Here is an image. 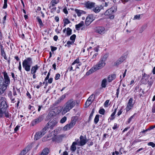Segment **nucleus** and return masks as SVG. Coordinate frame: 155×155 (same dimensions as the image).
<instances>
[{"instance_id": "obj_1", "label": "nucleus", "mask_w": 155, "mask_h": 155, "mask_svg": "<svg viewBox=\"0 0 155 155\" xmlns=\"http://www.w3.org/2000/svg\"><path fill=\"white\" fill-rule=\"evenodd\" d=\"M32 59L30 57H28L25 59L22 62V66L25 70L28 72L31 70V73H36L38 69L40 66L38 64H36L31 67V65L32 64Z\"/></svg>"}, {"instance_id": "obj_2", "label": "nucleus", "mask_w": 155, "mask_h": 155, "mask_svg": "<svg viewBox=\"0 0 155 155\" xmlns=\"http://www.w3.org/2000/svg\"><path fill=\"white\" fill-rule=\"evenodd\" d=\"M76 104L78 105L77 101L73 98L68 100L64 104V106L62 114H65L67 112L71 110L74 107Z\"/></svg>"}, {"instance_id": "obj_3", "label": "nucleus", "mask_w": 155, "mask_h": 155, "mask_svg": "<svg viewBox=\"0 0 155 155\" xmlns=\"http://www.w3.org/2000/svg\"><path fill=\"white\" fill-rule=\"evenodd\" d=\"M3 75L4 81L2 86L0 87V93H3L9 85L10 79L6 71L2 72Z\"/></svg>"}, {"instance_id": "obj_4", "label": "nucleus", "mask_w": 155, "mask_h": 155, "mask_svg": "<svg viewBox=\"0 0 155 155\" xmlns=\"http://www.w3.org/2000/svg\"><path fill=\"white\" fill-rule=\"evenodd\" d=\"M3 94L0 93V118H2L3 114L5 112L8 107L6 101L4 100L2 101L3 98L2 96Z\"/></svg>"}, {"instance_id": "obj_5", "label": "nucleus", "mask_w": 155, "mask_h": 155, "mask_svg": "<svg viewBox=\"0 0 155 155\" xmlns=\"http://www.w3.org/2000/svg\"><path fill=\"white\" fill-rule=\"evenodd\" d=\"M105 62L100 60L87 73V74H90L97 70L102 68L105 66Z\"/></svg>"}, {"instance_id": "obj_6", "label": "nucleus", "mask_w": 155, "mask_h": 155, "mask_svg": "<svg viewBox=\"0 0 155 155\" xmlns=\"http://www.w3.org/2000/svg\"><path fill=\"white\" fill-rule=\"evenodd\" d=\"M77 120V118L76 117H72L70 122L66 125L63 128V130L66 131L70 130L73 128L76 124Z\"/></svg>"}, {"instance_id": "obj_7", "label": "nucleus", "mask_w": 155, "mask_h": 155, "mask_svg": "<svg viewBox=\"0 0 155 155\" xmlns=\"http://www.w3.org/2000/svg\"><path fill=\"white\" fill-rule=\"evenodd\" d=\"M65 134H62L55 136L52 138V141L58 143L61 142L62 141L63 138L65 137Z\"/></svg>"}, {"instance_id": "obj_8", "label": "nucleus", "mask_w": 155, "mask_h": 155, "mask_svg": "<svg viewBox=\"0 0 155 155\" xmlns=\"http://www.w3.org/2000/svg\"><path fill=\"white\" fill-rule=\"evenodd\" d=\"M43 119L44 116L40 115L38 118L33 120L31 122V125L32 126H34L42 121Z\"/></svg>"}, {"instance_id": "obj_9", "label": "nucleus", "mask_w": 155, "mask_h": 155, "mask_svg": "<svg viewBox=\"0 0 155 155\" xmlns=\"http://www.w3.org/2000/svg\"><path fill=\"white\" fill-rule=\"evenodd\" d=\"M84 5V7L87 8L92 10L93 8H94V5H95V3L94 2L88 1L85 2Z\"/></svg>"}, {"instance_id": "obj_10", "label": "nucleus", "mask_w": 155, "mask_h": 155, "mask_svg": "<svg viewBox=\"0 0 155 155\" xmlns=\"http://www.w3.org/2000/svg\"><path fill=\"white\" fill-rule=\"evenodd\" d=\"M57 123L58 122L56 120H53L51 121H49L46 124V126L48 127V128L52 129L54 127L56 126Z\"/></svg>"}, {"instance_id": "obj_11", "label": "nucleus", "mask_w": 155, "mask_h": 155, "mask_svg": "<svg viewBox=\"0 0 155 155\" xmlns=\"http://www.w3.org/2000/svg\"><path fill=\"white\" fill-rule=\"evenodd\" d=\"M133 98H130L128 101L126 108V110L127 111H128L133 107L134 103H133Z\"/></svg>"}, {"instance_id": "obj_12", "label": "nucleus", "mask_w": 155, "mask_h": 155, "mask_svg": "<svg viewBox=\"0 0 155 155\" xmlns=\"http://www.w3.org/2000/svg\"><path fill=\"white\" fill-rule=\"evenodd\" d=\"M93 16L92 15H89L87 17L85 20V24L87 26L89 25L93 21Z\"/></svg>"}, {"instance_id": "obj_13", "label": "nucleus", "mask_w": 155, "mask_h": 155, "mask_svg": "<svg viewBox=\"0 0 155 155\" xmlns=\"http://www.w3.org/2000/svg\"><path fill=\"white\" fill-rule=\"evenodd\" d=\"M150 77L149 75L146 74L144 73L142 77L141 80L142 83L144 84H147V80Z\"/></svg>"}, {"instance_id": "obj_14", "label": "nucleus", "mask_w": 155, "mask_h": 155, "mask_svg": "<svg viewBox=\"0 0 155 155\" xmlns=\"http://www.w3.org/2000/svg\"><path fill=\"white\" fill-rule=\"evenodd\" d=\"M105 31V28L99 26L97 27L96 28V32L101 35L104 34Z\"/></svg>"}, {"instance_id": "obj_15", "label": "nucleus", "mask_w": 155, "mask_h": 155, "mask_svg": "<svg viewBox=\"0 0 155 155\" xmlns=\"http://www.w3.org/2000/svg\"><path fill=\"white\" fill-rule=\"evenodd\" d=\"M125 59L124 57L122 56L120 57L114 64L115 65L117 66L121 64Z\"/></svg>"}, {"instance_id": "obj_16", "label": "nucleus", "mask_w": 155, "mask_h": 155, "mask_svg": "<svg viewBox=\"0 0 155 155\" xmlns=\"http://www.w3.org/2000/svg\"><path fill=\"white\" fill-rule=\"evenodd\" d=\"M103 8V6H102L101 5L100 7L97 6H95V5H94V8L92 9V10L96 13H97L99 12L101 10V9Z\"/></svg>"}, {"instance_id": "obj_17", "label": "nucleus", "mask_w": 155, "mask_h": 155, "mask_svg": "<svg viewBox=\"0 0 155 155\" xmlns=\"http://www.w3.org/2000/svg\"><path fill=\"white\" fill-rule=\"evenodd\" d=\"M50 152V150L48 148L43 149L39 155H47Z\"/></svg>"}, {"instance_id": "obj_18", "label": "nucleus", "mask_w": 155, "mask_h": 155, "mask_svg": "<svg viewBox=\"0 0 155 155\" xmlns=\"http://www.w3.org/2000/svg\"><path fill=\"white\" fill-rule=\"evenodd\" d=\"M75 11L77 14L78 16L79 17L82 14H86V12L84 11L77 9H75Z\"/></svg>"}, {"instance_id": "obj_19", "label": "nucleus", "mask_w": 155, "mask_h": 155, "mask_svg": "<svg viewBox=\"0 0 155 155\" xmlns=\"http://www.w3.org/2000/svg\"><path fill=\"white\" fill-rule=\"evenodd\" d=\"M114 12V10L112 8L107 10L105 12V15H109Z\"/></svg>"}, {"instance_id": "obj_20", "label": "nucleus", "mask_w": 155, "mask_h": 155, "mask_svg": "<svg viewBox=\"0 0 155 155\" xmlns=\"http://www.w3.org/2000/svg\"><path fill=\"white\" fill-rule=\"evenodd\" d=\"M116 76L115 74H112L108 76L107 78V80L108 82H110L113 80L115 79Z\"/></svg>"}, {"instance_id": "obj_21", "label": "nucleus", "mask_w": 155, "mask_h": 155, "mask_svg": "<svg viewBox=\"0 0 155 155\" xmlns=\"http://www.w3.org/2000/svg\"><path fill=\"white\" fill-rule=\"evenodd\" d=\"M83 137L82 136H81L80 137V146H83L86 143L87 141L85 139L83 138Z\"/></svg>"}, {"instance_id": "obj_22", "label": "nucleus", "mask_w": 155, "mask_h": 155, "mask_svg": "<svg viewBox=\"0 0 155 155\" xmlns=\"http://www.w3.org/2000/svg\"><path fill=\"white\" fill-rule=\"evenodd\" d=\"M77 144V143L76 142H74L70 147L71 150L72 152H74L76 149V145Z\"/></svg>"}, {"instance_id": "obj_23", "label": "nucleus", "mask_w": 155, "mask_h": 155, "mask_svg": "<svg viewBox=\"0 0 155 155\" xmlns=\"http://www.w3.org/2000/svg\"><path fill=\"white\" fill-rule=\"evenodd\" d=\"M43 136L40 131L38 132L35 135V139L37 140L41 138Z\"/></svg>"}, {"instance_id": "obj_24", "label": "nucleus", "mask_w": 155, "mask_h": 155, "mask_svg": "<svg viewBox=\"0 0 155 155\" xmlns=\"http://www.w3.org/2000/svg\"><path fill=\"white\" fill-rule=\"evenodd\" d=\"M59 1V0H52L50 3L51 5L49 6V8H51L52 7H54L55 4L58 3Z\"/></svg>"}, {"instance_id": "obj_25", "label": "nucleus", "mask_w": 155, "mask_h": 155, "mask_svg": "<svg viewBox=\"0 0 155 155\" xmlns=\"http://www.w3.org/2000/svg\"><path fill=\"white\" fill-rule=\"evenodd\" d=\"M108 57V54H105L101 56L100 60L103 61L105 62L107 58Z\"/></svg>"}, {"instance_id": "obj_26", "label": "nucleus", "mask_w": 155, "mask_h": 155, "mask_svg": "<svg viewBox=\"0 0 155 155\" xmlns=\"http://www.w3.org/2000/svg\"><path fill=\"white\" fill-rule=\"evenodd\" d=\"M107 84V81L106 78L103 79L102 81L101 86L103 88H105Z\"/></svg>"}, {"instance_id": "obj_27", "label": "nucleus", "mask_w": 155, "mask_h": 155, "mask_svg": "<svg viewBox=\"0 0 155 155\" xmlns=\"http://www.w3.org/2000/svg\"><path fill=\"white\" fill-rule=\"evenodd\" d=\"M84 25V22L83 21H81L78 24L75 25V28L77 30H79L80 28L82 27Z\"/></svg>"}, {"instance_id": "obj_28", "label": "nucleus", "mask_w": 155, "mask_h": 155, "mask_svg": "<svg viewBox=\"0 0 155 155\" xmlns=\"http://www.w3.org/2000/svg\"><path fill=\"white\" fill-rule=\"evenodd\" d=\"M65 97V95H63L61 96L56 101V103L57 104H58L60 103L63 100Z\"/></svg>"}, {"instance_id": "obj_29", "label": "nucleus", "mask_w": 155, "mask_h": 155, "mask_svg": "<svg viewBox=\"0 0 155 155\" xmlns=\"http://www.w3.org/2000/svg\"><path fill=\"white\" fill-rule=\"evenodd\" d=\"M117 108H115L114 109V112L111 114L110 116L111 117L110 118V120H112L114 119L115 117H114V116L116 114V112L117 111Z\"/></svg>"}, {"instance_id": "obj_30", "label": "nucleus", "mask_w": 155, "mask_h": 155, "mask_svg": "<svg viewBox=\"0 0 155 155\" xmlns=\"http://www.w3.org/2000/svg\"><path fill=\"white\" fill-rule=\"evenodd\" d=\"M4 115H5V116L6 118H11V114H10L8 112H7V110H6L5 112L3 114V117H2V118L4 117Z\"/></svg>"}, {"instance_id": "obj_31", "label": "nucleus", "mask_w": 155, "mask_h": 155, "mask_svg": "<svg viewBox=\"0 0 155 155\" xmlns=\"http://www.w3.org/2000/svg\"><path fill=\"white\" fill-rule=\"evenodd\" d=\"M48 129V127L46 126V125L45 127L40 131L41 133V134L44 135L46 133V130Z\"/></svg>"}, {"instance_id": "obj_32", "label": "nucleus", "mask_w": 155, "mask_h": 155, "mask_svg": "<svg viewBox=\"0 0 155 155\" xmlns=\"http://www.w3.org/2000/svg\"><path fill=\"white\" fill-rule=\"evenodd\" d=\"M95 98V95L94 94H92L88 98L87 100L90 101H93Z\"/></svg>"}, {"instance_id": "obj_33", "label": "nucleus", "mask_w": 155, "mask_h": 155, "mask_svg": "<svg viewBox=\"0 0 155 155\" xmlns=\"http://www.w3.org/2000/svg\"><path fill=\"white\" fill-rule=\"evenodd\" d=\"M99 115H96L94 119V123L95 124H97L99 120Z\"/></svg>"}, {"instance_id": "obj_34", "label": "nucleus", "mask_w": 155, "mask_h": 155, "mask_svg": "<svg viewBox=\"0 0 155 155\" xmlns=\"http://www.w3.org/2000/svg\"><path fill=\"white\" fill-rule=\"evenodd\" d=\"M54 115V114L53 112L52 111H51L48 113L47 117L48 119H49L52 117Z\"/></svg>"}, {"instance_id": "obj_35", "label": "nucleus", "mask_w": 155, "mask_h": 155, "mask_svg": "<svg viewBox=\"0 0 155 155\" xmlns=\"http://www.w3.org/2000/svg\"><path fill=\"white\" fill-rule=\"evenodd\" d=\"M72 30L69 28H68L67 29V35L70 36L71 34Z\"/></svg>"}, {"instance_id": "obj_36", "label": "nucleus", "mask_w": 155, "mask_h": 155, "mask_svg": "<svg viewBox=\"0 0 155 155\" xmlns=\"http://www.w3.org/2000/svg\"><path fill=\"white\" fill-rule=\"evenodd\" d=\"M63 21L64 23V27L66 26V25L70 23L71 22L68 18H65L63 20Z\"/></svg>"}, {"instance_id": "obj_37", "label": "nucleus", "mask_w": 155, "mask_h": 155, "mask_svg": "<svg viewBox=\"0 0 155 155\" xmlns=\"http://www.w3.org/2000/svg\"><path fill=\"white\" fill-rule=\"evenodd\" d=\"M36 19L39 24L41 26H43L44 25L42 22V21L41 19L39 18L38 17H37L36 18Z\"/></svg>"}, {"instance_id": "obj_38", "label": "nucleus", "mask_w": 155, "mask_h": 155, "mask_svg": "<svg viewBox=\"0 0 155 155\" xmlns=\"http://www.w3.org/2000/svg\"><path fill=\"white\" fill-rule=\"evenodd\" d=\"M4 79L3 77L0 76V87L2 86L3 84Z\"/></svg>"}, {"instance_id": "obj_39", "label": "nucleus", "mask_w": 155, "mask_h": 155, "mask_svg": "<svg viewBox=\"0 0 155 155\" xmlns=\"http://www.w3.org/2000/svg\"><path fill=\"white\" fill-rule=\"evenodd\" d=\"M31 148V145H28L26 147L25 149V150L26 151L28 152L29 150H30Z\"/></svg>"}, {"instance_id": "obj_40", "label": "nucleus", "mask_w": 155, "mask_h": 155, "mask_svg": "<svg viewBox=\"0 0 155 155\" xmlns=\"http://www.w3.org/2000/svg\"><path fill=\"white\" fill-rule=\"evenodd\" d=\"M76 37V35L75 34H73L70 37V39L72 41L74 42Z\"/></svg>"}, {"instance_id": "obj_41", "label": "nucleus", "mask_w": 155, "mask_h": 155, "mask_svg": "<svg viewBox=\"0 0 155 155\" xmlns=\"http://www.w3.org/2000/svg\"><path fill=\"white\" fill-rule=\"evenodd\" d=\"M67 120V117L65 116L62 117L60 121V123L63 124Z\"/></svg>"}, {"instance_id": "obj_42", "label": "nucleus", "mask_w": 155, "mask_h": 155, "mask_svg": "<svg viewBox=\"0 0 155 155\" xmlns=\"http://www.w3.org/2000/svg\"><path fill=\"white\" fill-rule=\"evenodd\" d=\"M98 54L97 53H96L95 54H94L91 60L92 61H95L96 59V57L97 55Z\"/></svg>"}, {"instance_id": "obj_43", "label": "nucleus", "mask_w": 155, "mask_h": 155, "mask_svg": "<svg viewBox=\"0 0 155 155\" xmlns=\"http://www.w3.org/2000/svg\"><path fill=\"white\" fill-rule=\"evenodd\" d=\"M147 27V25H144L142 26L141 27L140 30V33H142L144 29L146 28Z\"/></svg>"}, {"instance_id": "obj_44", "label": "nucleus", "mask_w": 155, "mask_h": 155, "mask_svg": "<svg viewBox=\"0 0 155 155\" xmlns=\"http://www.w3.org/2000/svg\"><path fill=\"white\" fill-rule=\"evenodd\" d=\"M74 42H73L72 41H68L67 42V44L68 45L67 47L69 48H70L71 46L70 45L73 44H74Z\"/></svg>"}, {"instance_id": "obj_45", "label": "nucleus", "mask_w": 155, "mask_h": 155, "mask_svg": "<svg viewBox=\"0 0 155 155\" xmlns=\"http://www.w3.org/2000/svg\"><path fill=\"white\" fill-rule=\"evenodd\" d=\"M79 63V58H77L72 63V66H73L75 64H78Z\"/></svg>"}, {"instance_id": "obj_46", "label": "nucleus", "mask_w": 155, "mask_h": 155, "mask_svg": "<svg viewBox=\"0 0 155 155\" xmlns=\"http://www.w3.org/2000/svg\"><path fill=\"white\" fill-rule=\"evenodd\" d=\"M99 113L102 115H104L105 112V110L103 109H101L99 111Z\"/></svg>"}, {"instance_id": "obj_47", "label": "nucleus", "mask_w": 155, "mask_h": 155, "mask_svg": "<svg viewBox=\"0 0 155 155\" xmlns=\"http://www.w3.org/2000/svg\"><path fill=\"white\" fill-rule=\"evenodd\" d=\"M134 116V114L131 116L127 120L126 124H128L130 123L132 119L133 118Z\"/></svg>"}, {"instance_id": "obj_48", "label": "nucleus", "mask_w": 155, "mask_h": 155, "mask_svg": "<svg viewBox=\"0 0 155 155\" xmlns=\"http://www.w3.org/2000/svg\"><path fill=\"white\" fill-rule=\"evenodd\" d=\"M140 15H137L134 16L133 20H139L140 18Z\"/></svg>"}, {"instance_id": "obj_49", "label": "nucleus", "mask_w": 155, "mask_h": 155, "mask_svg": "<svg viewBox=\"0 0 155 155\" xmlns=\"http://www.w3.org/2000/svg\"><path fill=\"white\" fill-rule=\"evenodd\" d=\"M94 113V110H93L92 111L91 113L90 114V116L89 117L88 121H90L91 120V118L93 116Z\"/></svg>"}, {"instance_id": "obj_50", "label": "nucleus", "mask_w": 155, "mask_h": 155, "mask_svg": "<svg viewBox=\"0 0 155 155\" xmlns=\"http://www.w3.org/2000/svg\"><path fill=\"white\" fill-rule=\"evenodd\" d=\"M60 77V74H57L55 75L54 79L56 80H58L59 79Z\"/></svg>"}, {"instance_id": "obj_51", "label": "nucleus", "mask_w": 155, "mask_h": 155, "mask_svg": "<svg viewBox=\"0 0 155 155\" xmlns=\"http://www.w3.org/2000/svg\"><path fill=\"white\" fill-rule=\"evenodd\" d=\"M27 152L24 149L20 153L19 155H25Z\"/></svg>"}, {"instance_id": "obj_52", "label": "nucleus", "mask_w": 155, "mask_h": 155, "mask_svg": "<svg viewBox=\"0 0 155 155\" xmlns=\"http://www.w3.org/2000/svg\"><path fill=\"white\" fill-rule=\"evenodd\" d=\"M123 107H121L120 110L118 112L117 114V115L118 116H119L120 115H121L123 112Z\"/></svg>"}, {"instance_id": "obj_53", "label": "nucleus", "mask_w": 155, "mask_h": 155, "mask_svg": "<svg viewBox=\"0 0 155 155\" xmlns=\"http://www.w3.org/2000/svg\"><path fill=\"white\" fill-rule=\"evenodd\" d=\"M149 146H152L153 147H155V144L153 142H150L147 144Z\"/></svg>"}, {"instance_id": "obj_54", "label": "nucleus", "mask_w": 155, "mask_h": 155, "mask_svg": "<svg viewBox=\"0 0 155 155\" xmlns=\"http://www.w3.org/2000/svg\"><path fill=\"white\" fill-rule=\"evenodd\" d=\"M5 16L3 18V20H2V23L3 24H4L5 22V20L6 19V17H7V12H5Z\"/></svg>"}, {"instance_id": "obj_55", "label": "nucleus", "mask_w": 155, "mask_h": 155, "mask_svg": "<svg viewBox=\"0 0 155 155\" xmlns=\"http://www.w3.org/2000/svg\"><path fill=\"white\" fill-rule=\"evenodd\" d=\"M92 101H90L88 100H87L86 102L85 103V105L87 106L88 107L91 104Z\"/></svg>"}, {"instance_id": "obj_56", "label": "nucleus", "mask_w": 155, "mask_h": 155, "mask_svg": "<svg viewBox=\"0 0 155 155\" xmlns=\"http://www.w3.org/2000/svg\"><path fill=\"white\" fill-rule=\"evenodd\" d=\"M119 127V125L116 123H115L114 124V126L113 127V129L114 130L117 128Z\"/></svg>"}, {"instance_id": "obj_57", "label": "nucleus", "mask_w": 155, "mask_h": 155, "mask_svg": "<svg viewBox=\"0 0 155 155\" xmlns=\"http://www.w3.org/2000/svg\"><path fill=\"white\" fill-rule=\"evenodd\" d=\"M50 47L51 48V51L52 52H53L54 51H55L57 49V48L56 47H54L52 46H51Z\"/></svg>"}, {"instance_id": "obj_58", "label": "nucleus", "mask_w": 155, "mask_h": 155, "mask_svg": "<svg viewBox=\"0 0 155 155\" xmlns=\"http://www.w3.org/2000/svg\"><path fill=\"white\" fill-rule=\"evenodd\" d=\"M148 84V85L150 87L152 86V84L153 83V81L152 80L150 81H147Z\"/></svg>"}, {"instance_id": "obj_59", "label": "nucleus", "mask_w": 155, "mask_h": 155, "mask_svg": "<svg viewBox=\"0 0 155 155\" xmlns=\"http://www.w3.org/2000/svg\"><path fill=\"white\" fill-rule=\"evenodd\" d=\"M50 71H49L48 72L46 77L45 78V81H46L49 78V76L50 75Z\"/></svg>"}, {"instance_id": "obj_60", "label": "nucleus", "mask_w": 155, "mask_h": 155, "mask_svg": "<svg viewBox=\"0 0 155 155\" xmlns=\"http://www.w3.org/2000/svg\"><path fill=\"white\" fill-rule=\"evenodd\" d=\"M20 127V126H17L14 129V132L16 133L17 132V131L18 130Z\"/></svg>"}, {"instance_id": "obj_61", "label": "nucleus", "mask_w": 155, "mask_h": 155, "mask_svg": "<svg viewBox=\"0 0 155 155\" xmlns=\"http://www.w3.org/2000/svg\"><path fill=\"white\" fill-rule=\"evenodd\" d=\"M109 100H107L104 103V106L105 107H107V105L109 103Z\"/></svg>"}, {"instance_id": "obj_62", "label": "nucleus", "mask_w": 155, "mask_h": 155, "mask_svg": "<svg viewBox=\"0 0 155 155\" xmlns=\"http://www.w3.org/2000/svg\"><path fill=\"white\" fill-rule=\"evenodd\" d=\"M28 109L30 110H31L32 111H33L34 109V107L33 106L29 105L28 107Z\"/></svg>"}, {"instance_id": "obj_63", "label": "nucleus", "mask_w": 155, "mask_h": 155, "mask_svg": "<svg viewBox=\"0 0 155 155\" xmlns=\"http://www.w3.org/2000/svg\"><path fill=\"white\" fill-rule=\"evenodd\" d=\"M51 13H53L55 12L56 9V7H54L52 8H51Z\"/></svg>"}, {"instance_id": "obj_64", "label": "nucleus", "mask_w": 155, "mask_h": 155, "mask_svg": "<svg viewBox=\"0 0 155 155\" xmlns=\"http://www.w3.org/2000/svg\"><path fill=\"white\" fill-rule=\"evenodd\" d=\"M53 81V78H51L49 79L48 78V83L49 84H51L52 83Z\"/></svg>"}]
</instances>
